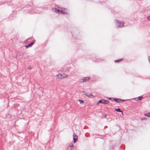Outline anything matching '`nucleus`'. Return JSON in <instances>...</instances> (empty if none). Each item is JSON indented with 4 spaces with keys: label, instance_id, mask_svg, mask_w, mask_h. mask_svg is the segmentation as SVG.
Listing matches in <instances>:
<instances>
[{
    "label": "nucleus",
    "instance_id": "1a4fd4ad",
    "mask_svg": "<svg viewBox=\"0 0 150 150\" xmlns=\"http://www.w3.org/2000/svg\"><path fill=\"white\" fill-rule=\"evenodd\" d=\"M35 40H33V42H32L30 44H29L28 45H26L25 47L26 48H28L29 47H31L32 45H33L35 42Z\"/></svg>",
    "mask_w": 150,
    "mask_h": 150
},
{
    "label": "nucleus",
    "instance_id": "4468645a",
    "mask_svg": "<svg viewBox=\"0 0 150 150\" xmlns=\"http://www.w3.org/2000/svg\"><path fill=\"white\" fill-rule=\"evenodd\" d=\"M144 115L150 117V112H148L146 114H145Z\"/></svg>",
    "mask_w": 150,
    "mask_h": 150
},
{
    "label": "nucleus",
    "instance_id": "f257e3e1",
    "mask_svg": "<svg viewBox=\"0 0 150 150\" xmlns=\"http://www.w3.org/2000/svg\"><path fill=\"white\" fill-rule=\"evenodd\" d=\"M52 11L54 12H55L56 13H59L62 14H67V12L66 11H64L61 10H60L57 8H53L52 9Z\"/></svg>",
    "mask_w": 150,
    "mask_h": 150
},
{
    "label": "nucleus",
    "instance_id": "7ed1b4c3",
    "mask_svg": "<svg viewBox=\"0 0 150 150\" xmlns=\"http://www.w3.org/2000/svg\"><path fill=\"white\" fill-rule=\"evenodd\" d=\"M83 92L85 95L88 97L91 98H93L94 97L92 95L90 94L86 91H83Z\"/></svg>",
    "mask_w": 150,
    "mask_h": 150
},
{
    "label": "nucleus",
    "instance_id": "dca6fc26",
    "mask_svg": "<svg viewBox=\"0 0 150 150\" xmlns=\"http://www.w3.org/2000/svg\"><path fill=\"white\" fill-rule=\"evenodd\" d=\"M79 101H80V103L81 104L83 102V101L82 100H79Z\"/></svg>",
    "mask_w": 150,
    "mask_h": 150
},
{
    "label": "nucleus",
    "instance_id": "39448f33",
    "mask_svg": "<svg viewBox=\"0 0 150 150\" xmlns=\"http://www.w3.org/2000/svg\"><path fill=\"white\" fill-rule=\"evenodd\" d=\"M33 40H35L33 38H30L27 39L25 41V43H27V42H30L31 41L33 42Z\"/></svg>",
    "mask_w": 150,
    "mask_h": 150
},
{
    "label": "nucleus",
    "instance_id": "f3484780",
    "mask_svg": "<svg viewBox=\"0 0 150 150\" xmlns=\"http://www.w3.org/2000/svg\"><path fill=\"white\" fill-rule=\"evenodd\" d=\"M148 19L150 21V16H149L148 17Z\"/></svg>",
    "mask_w": 150,
    "mask_h": 150
},
{
    "label": "nucleus",
    "instance_id": "a211bd4d",
    "mask_svg": "<svg viewBox=\"0 0 150 150\" xmlns=\"http://www.w3.org/2000/svg\"><path fill=\"white\" fill-rule=\"evenodd\" d=\"M148 59H149V62H150V57H149Z\"/></svg>",
    "mask_w": 150,
    "mask_h": 150
},
{
    "label": "nucleus",
    "instance_id": "f03ea898",
    "mask_svg": "<svg viewBox=\"0 0 150 150\" xmlns=\"http://www.w3.org/2000/svg\"><path fill=\"white\" fill-rule=\"evenodd\" d=\"M56 76H57V79H63L67 77L68 76L66 74H58V75H57Z\"/></svg>",
    "mask_w": 150,
    "mask_h": 150
},
{
    "label": "nucleus",
    "instance_id": "0eeeda50",
    "mask_svg": "<svg viewBox=\"0 0 150 150\" xmlns=\"http://www.w3.org/2000/svg\"><path fill=\"white\" fill-rule=\"evenodd\" d=\"M115 100L117 103H122L125 101V100H123L120 99H115Z\"/></svg>",
    "mask_w": 150,
    "mask_h": 150
},
{
    "label": "nucleus",
    "instance_id": "423d86ee",
    "mask_svg": "<svg viewBox=\"0 0 150 150\" xmlns=\"http://www.w3.org/2000/svg\"><path fill=\"white\" fill-rule=\"evenodd\" d=\"M73 137L74 139V143H75L77 140L78 137L75 134H74Z\"/></svg>",
    "mask_w": 150,
    "mask_h": 150
},
{
    "label": "nucleus",
    "instance_id": "6e6552de",
    "mask_svg": "<svg viewBox=\"0 0 150 150\" xmlns=\"http://www.w3.org/2000/svg\"><path fill=\"white\" fill-rule=\"evenodd\" d=\"M117 21V23H118V25H119L118 27H122L123 26L124 24L123 22L120 21L119 22L118 21Z\"/></svg>",
    "mask_w": 150,
    "mask_h": 150
},
{
    "label": "nucleus",
    "instance_id": "2eb2a0df",
    "mask_svg": "<svg viewBox=\"0 0 150 150\" xmlns=\"http://www.w3.org/2000/svg\"><path fill=\"white\" fill-rule=\"evenodd\" d=\"M123 60V59H119L118 60H115V62H120V61Z\"/></svg>",
    "mask_w": 150,
    "mask_h": 150
},
{
    "label": "nucleus",
    "instance_id": "9d476101",
    "mask_svg": "<svg viewBox=\"0 0 150 150\" xmlns=\"http://www.w3.org/2000/svg\"><path fill=\"white\" fill-rule=\"evenodd\" d=\"M90 79V77H86L83 79H82L83 82H86L87 81L89 80Z\"/></svg>",
    "mask_w": 150,
    "mask_h": 150
},
{
    "label": "nucleus",
    "instance_id": "9b49d317",
    "mask_svg": "<svg viewBox=\"0 0 150 150\" xmlns=\"http://www.w3.org/2000/svg\"><path fill=\"white\" fill-rule=\"evenodd\" d=\"M74 147L73 145L72 144H70L69 146L68 147V149H71Z\"/></svg>",
    "mask_w": 150,
    "mask_h": 150
},
{
    "label": "nucleus",
    "instance_id": "ddd939ff",
    "mask_svg": "<svg viewBox=\"0 0 150 150\" xmlns=\"http://www.w3.org/2000/svg\"><path fill=\"white\" fill-rule=\"evenodd\" d=\"M142 98V97L139 96L137 98H136V99H137V100L138 101L139 100H141Z\"/></svg>",
    "mask_w": 150,
    "mask_h": 150
},
{
    "label": "nucleus",
    "instance_id": "f8f14e48",
    "mask_svg": "<svg viewBox=\"0 0 150 150\" xmlns=\"http://www.w3.org/2000/svg\"><path fill=\"white\" fill-rule=\"evenodd\" d=\"M115 110L116 111L118 112H122V114H123L122 112L120 110V108H117V109L115 108Z\"/></svg>",
    "mask_w": 150,
    "mask_h": 150
},
{
    "label": "nucleus",
    "instance_id": "6ab92c4d",
    "mask_svg": "<svg viewBox=\"0 0 150 150\" xmlns=\"http://www.w3.org/2000/svg\"><path fill=\"white\" fill-rule=\"evenodd\" d=\"M28 69H31V68L30 67H29L28 68Z\"/></svg>",
    "mask_w": 150,
    "mask_h": 150
},
{
    "label": "nucleus",
    "instance_id": "20e7f679",
    "mask_svg": "<svg viewBox=\"0 0 150 150\" xmlns=\"http://www.w3.org/2000/svg\"><path fill=\"white\" fill-rule=\"evenodd\" d=\"M104 103L105 104H108L109 103V102L105 100L102 99L99 100L98 102V103Z\"/></svg>",
    "mask_w": 150,
    "mask_h": 150
}]
</instances>
